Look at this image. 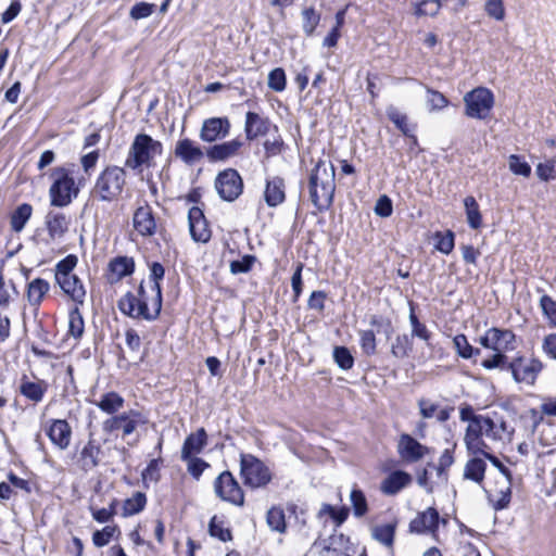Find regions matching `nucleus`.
<instances>
[{"label":"nucleus","instance_id":"nucleus-22","mask_svg":"<svg viewBox=\"0 0 556 556\" xmlns=\"http://www.w3.org/2000/svg\"><path fill=\"white\" fill-rule=\"evenodd\" d=\"M62 291L70 296L76 305H83L86 298V289L81 280L76 276L65 277L55 280Z\"/></svg>","mask_w":556,"mask_h":556},{"label":"nucleus","instance_id":"nucleus-25","mask_svg":"<svg viewBox=\"0 0 556 556\" xmlns=\"http://www.w3.org/2000/svg\"><path fill=\"white\" fill-rule=\"evenodd\" d=\"M48 435L53 444L64 450L70 445L72 429L66 419H54L49 427Z\"/></svg>","mask_w":556,"mask_h":556},{"label":"nucleus","instance_id":"nucleus-31","mask_svg":"<svg viewBox=\"0 0 556 556\" xmlns=\"http://www.w3.org/2000/svg\"><path fill=\"white\" fill-rule=\"evenodd\" d=\"M206 444V433L203 429L190 434L182 446L181 458H190L197 456Z\"/></svg>","mask_w":556,"mask_h":556},{"label":"nucleus","instance_id":"nucleus-46","mask_svg":"<svg viewBox=\"0 0 556 556\" xmlns=\"http://www.w3.org/2000/svg\"><path fill=\"white\" fill-rule=\"evenodd\" d=\"M77 265V257L73 254L61 260L55 266V280L73 276V269Z\"/></svg>","mask_w":556,"mask_h":556},{"label":"nucleus","instance_id":"nucleus-34","mask_svg":"<svg viewBox=\"0 0 556 556\" xmlns=\"http://www.w3.org/2000/svg\"><path fill=\"white\" fill-rule=\"evenodd\" d=\"M208 532L211 536L217 538L222 542H227L231 540L230 529L228 528L226 521L222 517H212L208 525Z\"/></svg>","mask_w":556,"mask_h":556},{"label":"nucleus","instance_id":"nucleus-20","mask_svg":"<svg viewBox=\"0 0 556 556\" xmlns=\"http://www.w3.org/2000/svg\"><path fill=\"white\" fill-rule=\"evenodd\" d=\"M174 153L176 157L186 164H194L203 157V151L200 146L189 138L178 140Z\"/></svg>","mask_w":556,"mask_h":556},{"label":"nucleus","instance_id":"nucleus-38","mask_svg":"<svg viewBox=\"0 0 556 556\" xmlns=\"http://www.w3.org/2000/svg\"><path fill=\"white\" fill-rule=\"evenodd\" d=\"M350 502L355 517L361 518L368 511V504L362 490L353 488L350 493Z\"/></svg>","mask_w":556,"mask_h":556},{"label":"nucleus","instance_id":"nucleus-13","mask_svg":"<svg viewBox=\"0 0 556 556\" xmlns=\"http://www.w3.org/2000/svg\"><path fill=\"white\" fill-rule=\"evenodd\" d=\"M215 492L224 501L235 505L243 504V493L229 471L222 472L215 481Z\"/></svg>","mask_w":556,"mask_h":556},{"label":"nucleus","instance_id":"nucleus-39","mask_svg":"<svg viewBox=\"0 0 556 556\" xmlns=\"http://www.w3.org/2000/svg\"><path fill=\"white\" fill-rule=\"evenodd\" d=\"M164 274H165V269L161 263L153 262L150 265V279L152 281L151 292H152V296L159 295V300H162L161 281L164 278Z\"/></svg>","mask_w":556,"mask_h":556},{"label":"nucleus","instance_id":"nucleus-19","mask_svg":"<svg viewBox=\"0 0 556 556\" xmlns=\"http://www.w3.org/2000/svg\"><path fill=\"white\" fill-rule=\"evenodd\" d=\"M439 523V514L438 511L429 507L425 511L418 514L409 523L410 532L422 534V533H433Z\"/></svg>","mask_w":556,"mask_h":556},{"label":"nucleus","instance_id":"nucleus-11","mask_svg":"<svg viewBox=\"0 0 556 556\" xmlns=\"http://www.w3.org/2000/svg\"><path fill=\"white\" fill-rule=\"evenodd\" d=\"M45 226L49 237L48 242L61 241L70 230L71 217L62 211L51 208L45 216Z\"/></svg>","mask_w":556,"mask_h":556},{"label":"nucleus","instance_id":"nucleus-9","mask_svg":"<svg viewBox=\"0 0 556 556\" xmlns=\"http://www.w3.org/2000/svg\"><path fill=\"white\" fill-rule=\"evenodd\" d=\"M241 476L244 483L252 488H260L270 480L268 468L252 455L241 457Z\"/></svg>","mask_w":556,"mask_h":556},{"label":"nucleus","instance_id":"nucleus-4","mask_svg":"<svg viewBox=\"0 0 556 556\" xmlns=\"http://www.w3.org/2000/svg\"><path fill=\"white\" fill-rule=\"evenodd\" d=\"M118 308L125 315L132 318H143L146 320H154L160 315L162 308V300L157 296L149 298L146 294L143 285L139 286L138 296L131 292H127L118 301Z\"/></svg>","mask_w":556,"mask_h":556},{"label":"nucleus","instance_id":"nucleus-12","mask_svg":"<svg viewBox=\"0 0 556 556\" xmlns=\"http://www.w3.org/2000/svg\"><path fill=\"white\" fill-rule=\"evenodd\" d=\"M543 365L539 359H526L525 357H517L509 363L510 369L515 381L533 384L538 374L542 370Z\"/></svg>","mask_w":556,"mask_h":556},{"label":"nucleus","instance_id":"nucleus-6","mask_svg":"<svg viewBox=\"0 0 556 556\" xmlns=\"http://www.w3.org/2000/svg\"><path fill=\"white\" fill-rule=\"evenodd\" d=\"M163 152L162 143L154 140L151 136L139 134L135 137L126 161L125 166L132 170H141L142 167L154 165V159Z\"/></svg>","mask_w":556,"mask_h":556},{"label":"nucleus","instance_id":"nucleus-59","mask_svg":"<svg viewBox=\"0 0 556 556\" xmlns=\"http://www.w3.org/2000/svg\"><path fill=\"white\" fill-rule=\"evenodd\" d=\"M438 239L435 248L443 254H450L454 249V233L446 231L444 233L438 232L435 235Z\"/></svg>","mask_w":556,"mask_h":556},{"label":"nucleus","instance_id":"nucleus-54","mask_svg":"<svg viewBox=\"0 0 556 556\" xmlns=\"http://www.w3.org/2000/svg\"><path fill=\"white\" fill-rule=\"evenodd\" d=\"M116 532L117 528L115 526H106L93 533L92 542L97 547H103L110 543Z\"/></svg>","mask_w":556,"mask_h":556},{"label":"nucleus","instance_id":"nucleus-41","mask_svg":"<svg viewBox=\"0 0 556 556\" xmlns=\"http://www.w3.org/2000/svg\"><path fill=\"white\" fill-rule=\"evenodd\" d=\"M147 503L146 495L141 492H136L131 497L127 498L123 505V515L132 516L140 513Z\"/></svg>","mask_w":556,"mask_h":556},{"label":"nucleus","instance_id":"nucleus-32","mask_svg":"<svg viewBox=\"0 0 556 556\" xmlns=\"http://www.w3.org/2000/svg\"><path fill=\"white\" fill-rule=\"evenodd\" d=\"M50 290V283L42 279L36 278L28 283L27 299L30 305L38 306L42 302L45 295Z\"/></svg>","mask_w":556,"mask_h":556},{"label":"nucleus","instance_id":"nucleus-24","mask_svg":"<svg viewBox=\"0 0 556 556\" xmlns=\"http://www.w3.org/2000/svg\"><path fill=\"white\" fill-rule=\"evenodd\" d=\"M497 484L498 486L488 491V498L495 510H501L506 508L510 502L511 480H502Z\"/></svg>","mask_w":556,"mask_h":556},{"label":"nucleus","instance_id":"nucleus-28","mask_svg":"<svg viewBox=\"0 0 556 556\" xmlns=\"http://www.w3.org/2000/svg\"><path fill=\"white\" fill-rule=\"evenodd\" d=\"M135 268V264L132 258L127 256H118L112 260L109 263L110 276L109 280L111 282H116L122 278L132 274Z\"/></svg>","mask_w":556,"mask_h":556},{"label":"nucleus","instance_id":"nucleus-27","mask_svg":"<svg viewBox=\"0 0 556 556\" xmlns=\"http://www.w3.org/2000/svg\"><path fill=\"white\" fill-rule=\"evenodd\" d=\"M269 121L261 117L257 113L248 112L245 115L244 130L247 138L253 140L258 136L266 135L269 130Z\"/></svg>","mask_w":556,"mask_h":556},{"label":"nucleus","instance_id":"nucleus-30","mask_svg":"<svg viewBox=\"0 0 556 556\" xmlns=\"http://www.w3.org/2000/svg\"><path fill=\"white\" fill-rule=\"evenodd\" d=\"M349 539L342 533H333L324 541L321 556H341L348 551Z\"/></svg>","mask_w":556,"mask_h":556},{"label":"nucleus","instance_id":"nucleus-15","mask_svg":"<svg viewBox=\"0 0 556 556\" xmlns=\"http://www.w3.org/2000/svg\"><path fill=\"white\" fill-rule=\"evenodd\" d=\"M230 132V122L227 117H211L203 122L200 138L205 142L224 139Z\"/></svg>","mask_w":556,"mask_h":556},{"label":"nucleus","instance_id":"nucleus-36","mask_svg":"<svg viewBox=\"0 0 556 556\" xmlns=\"http://www.w3.org/2000/svg\"><path fill=\"white\" fill-rule=\"evenodd\" d=\"M100 450L89 442L80 452L79 463L83 469L90 470L98 465Z\"/></svg>","mask_w":556,"mask_h":556},{"label":"nucleus","instance_id":"nucleus-58","mask_svg":"<svg viewBox=\"0 0 556 556\" xmlns=\"http://www.w3.org/2000/svg\"><path fill=\"white\" fill-rule=\"evenodd\" d=\"M540 306L549 324L556 326V302L549 295L544 294L540 299Z\"/></svg>","mask_w":556,"mask_h":556},{"label":"nucleus","instance_id":"nucleus-17","mask_svg":"<svg viewBox=\"0 0 556 556\" xmlns=\"http://www.w3.org/2000/svg\"><path fill=\"white\" fill-rule=\"evenodd\" d=\"M397 452L406 463H416L428 452V448L408 434L401 435Z\"/></svg>","mask_w":556,"mask_h":556},{"label":"nucleus","instance_id":"nucleus-16","mask_svg":"<svg viewBox=\"0 0 556 556\" xmlns=\"http://www.w3.org/2000/svg\"><path fill=\"white\" fill-rule=\"evenodd\" d=\"M189 230L192 239L197 242H207L211 239V229L203 211L192 206L188 213Z\"/></svg>","mask_w":556,"mask_h":556},{"label":"nucleus","instance_id":"nucleus-57","mask_svg":"<svg viewBox=\"0 0 556 556\" xmlns=\"http://www.w3.org/2000/svg\"><path fill=\"white\" fill-rule=\"evenodd\" d=\"M538 177L543 181L554 179L556 176V161L547 160L544 163H539L535 168Z\"/></svg>","mask_w":556,"mask_h":556},{"label":"nucleus","instance_id":"nucleus-43","mask_svg":"<svg viewBox=\"0 0 556 556\" xmlns=\"http://www.w3.org/2000/svg\"><path fill=\"white\" fill-rule=\"evenodd\" d=\"M394 532H395V525L394 523H386V525L376 526L372 529V536L375 540L382 543L383 545L391 546L393 544Z\"/></svg>","mask_w":556,"mask_h":556},{"label":"nucleus","instance_id":"nucleus-50","mask_svg":"<svg viewBox=\"0 0 556 556\" xmlns=\"http://www.w3.org/2000/svg\"><path fill=\"white\" fill-rule=\"evenodd\" d=\"M412 350V342L407 334L397 336L392 343L391 352L395 357L404 358Z\"/></svg>","mask_w":556,"mask_h":556},{"label":"nucleus","instance_id":"nucleus-29","mask_svg":"<svg viewBox=\"0 0 556 556\" xmlns=\"http://www.w3.org/2000/svg\"><path fill=\"white\" fill-rule=\"evenodd\" d=\"M486 464L481 456L469 458L464 468V478L481 484L484 480Z\"/></svg>","mask_w":556,"mask_h":556},{"label":"nucleus","instance_id":"nucleus-55","mask_svg":"<svg viewBox=\"0 0 556 556\" xmlns=\"http://www.w3.org/2000/svg\"><path fill=\"white\" fill-rule=\"evenodd\" d=\"M256 262L254 255H244L241 260H236L230 263V273L233 275L245 274L251 270Z\"/></svg>","mask_w":556,"mask_h":556},{"label":"nucleus","instance_id":"nucleus-2","mask_svg":"<svg viewBox=\"0 0 556 556\" xmlns=\"http://www.w3.org/2000/svg\"><path fill=\"white\" fill-rule=\"evenodd\" d=\"M505 435V426L503 419H470L465 434V444L472 456H483L489 454L483 438L492 440H503Z\"/></svg>","mask_w":556,"mask_h":556},{"label":"nucleus","instance_id":"nucleus-33","mask_svg":"<svg viewBox=\"0 0 556 556\" xmlns=\"http://www.w3.org/2000/svg\"><path fill=\"white\" fill-rule=\"evenodd\" d=\"M33 214V206L28 203L18 205L11 215V228L15 232H20L24 229L26 223L29 220Z\"/></svg>","mask_w":556,"mask_h":556},{"label":"nucleus","instance_id":"nucleus-48","mask_svg":"<svg viewBox=\"0 0 556 556\" xmlns=\"http://www.w3.org/2000/svg\"><path fill=\"white\" fill-rule=\"evenodd\" d=\"M123 399L116 393H108L99 403L100 408L105 414L116 413L123 405Z\"/></svg>","mask_w":556,"mask_h":556},{"label":"nucleus","instance_id":"nucleus-62","mask_svg":"<svg viewBox=\"0 0 556 556\" xmlns=\"http://www.w3.org/2000/svg\"><path fill=\"white\" fill-rule=\"evenodd\" d=\"M144 484L155 483L160 479V459H152L141 473Z\"/></svg>","mask_w":556,"mask_h":556},{"label":"nucleus","instance_id":"nucleus-37","mask_svg":"<svg viewBox=\"0 0 556 556\" xmlns=\"http://www.w3.org/2000/svg\"><path fill=\"white\" fill-rule=\"evenodd\" d=\"M266 521H267L268 527L271 530L277 531L279 533H283L286 531V528H287L286 517H285L283 509L281 507H278V506L271 507L267 511Z\"/></svg>","mask_w":556,"mask_h":556},{"label":"nucleus","instance_id":"nucleus-49","mask_svg":"<svg viewBox=\"0 0 556 556\" xmlns=\"http://www.w3.org/2000/svg\"><path fill=\"white\" fill-rule=\"evenodd\" d=\"M443 0H425L417 4L415 14L417 16H435L441 7Z\"/></svg>","mask_w":556,"mask_h":556},{"label":"nucleus","instance_id":"nucleus-51","mask_svg":"<svg viewBox=\"0 0 556 556\" xmlns=\"http://www.w3.org/2000/svg\"><path fill=\"white\" fill-rule=\"evenodd\" d=\"M509 169L515 174L522 177H529L531 175V166L522 160L519 155L511 154L508 157Z\"/></svg>","mask_w":556,"mask_h":556},{"label":"nucleus","instance_id":"nucleus-3","mask_svg":"<svg viewBox=\"0 0 556 556\" xmlns=\"http://www.w3.org/2000/svg\"><path fill=\"white\" fill-rule=\"evenodd\" d=\"M52 184L49 188L50 206L62 208L68 206L79 194L85 179L76 180L73 170L65 166H58L50 174Z\"/></svg>","mask_w":556,"mask_h":556},{"label":"nucleus","instance_id":"nucleus-14","mask_svg":"<svg viewBox=\"0 0 556 556\" xmlns=\"http://www.w3.org/2000/svg\"><path fill=\"white\" fill-rule=\"evenodd\" d=\"M134 229L142 237H151L156 232V220L152 207L147 203L139 205L132 216Z\"/></svg>","mask_w":556,"mask_h":556},{"label":"nucleus","instance_id":"nucleus-23","mask_svg":"<svg viewBox=\"0 0 556 556\" xmlns=\"http://www.w3.org/2000/svg\"><path fill=\"white\" fill-rule=\"evenodd\" d=\"M242 147V141L233 139L220 144H214L206 150V156L212 162L228 160L238 154Z\"/></svg>","mask_w":556,"mask_h":556},{"label":"nucleus","instance_id":"nucleus-26","mask_svg":"<svg viewBox=\"0 0 556 556\" xmlns=\"http://www.w3.org/2000/svg\"><path fill=\"white\" fill-rule=\"evenodd\" d=\"M264 198L268 206L275 207L281 204L286 199L283 179L278 176L268 178L266 180Z\"/></svg>","mask_w":556,"mask_h":556},{"label":"nucleus","instance_id":"nucleus-40","mask_svg":"<svg viewBox=\"0 0 556 556\" xmlns=\"http://www.w3.org/2000/svg\"><path fill=\"white\" fill-rule=\"evenodd\" d=\"M467 222L472 229H478L481 226V214L479 205L473 197H467L464 200Z\"/></svg>","mask_w":556,"mask_h":556},{"label":"nucleus","instance_id":"nucleus-35","mask_svg":"<svg viewBox=\"0 0 556 556\" xmlns=\"http://www.w3.org/2000/svg\"><path fill=\"white\" fill-rule=\"evenodd\" d=\"M387 116L405 136H413L414 128L409 127L406 114L402 113L397 108L390 105L387 108Z\"/></svg>","mask_w":556,"mask_h":556},{"label":"nucleus","instance_id":"nucleus-10","mask_svg":"<svg viewBox=\"0 0 556 556\" xmlns=\"http://www.w3.org/2000/svg\"><path fill=\"white\" fill-rule=\"evenodd\" d=\"M215 188L223 200L231 202L242 193L243 180L236 169L228 168L217 175Z\"/></svg>","mask_w":556,"mask_h":556},{"label":"nucleus","instance_id":"nucleus-1","mask_svg":"<svg viewBox=\"0 0 556 556\" xmlns=\"http://www.w3.org/2000/svg\"><path fill=\"white\" fill-rule=\"evenodd\" d=\"M336 169L331 162L319 160L311 172L308 193L318 211H326L333 201L336 191Z\"/></svg>","mask_w":556,"mask_h":556},{"label":"nucleus","instance_id":"nucleus-60","mask_svg":"<svg viewBox=\"0 0 556 556\" xmlns=\"http://www.w3.org/2000/svg\"><path fill=\"white\" fill-rule=\"evenodd\" d=\"M359 342L363 352L366 355H374L376 353V337L372 330H363L359 332Z\"/></svg>","mask_w":556,"mask_h":556},{"label":"nucleus","instance_id":"nucleus-21","mask_svg":"<svg viewBox=\"0 0 556 556\" xmlns=\"http://www.w3.org/2000/svg\"><path fill=\"white\" fill-rule=\"evenodd\" d=\"M20 393L27 400L38 403L42 401L47 390L48 383L45 380H30L27 376H23L18 387Z\"/></svg>","mask_w":556,"mask_h":556},{"label":"nucleus","instance_id":"nucleus-18","mask_svg":"<svg viewBox=\"0 0 556 556\" xmlns=\"http://www.w3.org/2000/svg\"><path fill=\"white\" fill-rule=\"evenodd\" d=\"M413 481V477L403 470L390 472L380 483V491L386 495H395L407 488Z\"/></svg>","mask_w":556,"mask_h":556},{"label":"nucleus","instance_id":"nucleus-53","mask_svg":"<svg viewBox=\"0 0 556 556\" xmlns=\"http://www.w3.org/2000/svg\"><path fill=\"white\" fill-rule=\"evenodd\" d=\"M268 87L277 92L286 89V73L281 67L274 68L268 74Z\"/></svg>","mask_w":556,"mask_h":556},{"label":"nucleus","instance_id":"nucleus-52","mask_svg":"<svg viewBox=\"0 0 556 556\" xmlns=\"http://www.w3.org/2000/svg\"><path fill=\"white\" fill-rule=\"evenodd\" d=\"M409 321L412 325V336L426 341L427 344L429 345L431 332L427 329L426 325L419 321L418 317L414 313V309L410 311Z\"/></svg>","mask_w":556,"mask_h":556},{"label":"nucleus","instance_id":"nucleus-7","mask_svg":"<svg viewBox=\"0 0 556 556\" xmlns=\"http://www.w3.org/2000/svg\"><path fill=\"white\" fill-rule=\"evenodd\" d=\"M465 114L471 118L483 119L490 113L494 97L493 93L483 87L467 92L464 97Z\"/></svg>","mask_w":556,"mask_h":556},{"label":"nucleus","instance_id":"nucleus-64","mask_svg":"<svg viewBox=\"0 0 556 556\" xmlns=\"http://www.w3.org/2000/svg\"><path fill=\"white\" fill-rule=\"evenodd\" d=\"M484 9L486 14L496 21H502L505 17V9L502 0H488Z\"/></svg>","mask_w":556,"mask_h":556},{"label":"nucleus","instance_id":"nucleus-63","mask_svg":"<svg viewBox=\"0 0 556 556\" xmlns=\"http://www.w3.org/2000/svg\"><path fill=\"white\" fill-rule=\"evenodd\" d=\"M182 460L187 463L188 472L195 479H199L204 469L208 467L207 463L197 456L182 458Z\"/></svg>","mask_w":556,"mask_h":556},{"label":"nucleus","instance_id":"nucleus-42","mask_svg":"<svg viewBox=\"0 0 556 556\" xmlns=\"http://www.w3.org/2000/svg\"><path fill=\"white\" fill-rule=\"evenodd\" d=\"M453 344L456 350V353L465 359H469L473 355L480 354V350L475 349L472 345H470L465 334L455 336L453 339Z\"/></svg>","mask_w":556,"mask_h":556},{"label":"nucleus","instance_id":"nucleus-44","mask_svg":"<svg viewBox=\"0 0 556 556\" xmlns=\"http://www.w3.org/2000/svg\"><path fill=\"white\" fill-rule=\"evenodd\" d=\"M85 324L78 306L71 309L68 314V332L74 338H80L84 333Z\"/></svg>","mask_w":556,"mask_h":556},{"label":"nucleus","instance_id":"nucleus-56","mask_svg":"<svg viewBox=\"0 0 556 556\" xmlns=\"http://www.w3.org/2000/svg\"><path fill=\"white\" fill-rule=\"evenodd\" d=\"M427 103L430 111H438L447 106L448 100L445 98L443 93L437 90H432L430 88H427Z\"/></svg>","mask_w":556,"mask_h":556},{"label":"nucleus","instance_id":"nucleus-45","mask_svg":"<svg viewBox=\"0 0 556 556\" xmlns=\"http://www.w3.org/2000/svg\"><path fill=\"white\" fill-rule=\"evenodd\" d=\"M303 31L312 36L319 24L320 14L314 8H306L302 11Z\"/></svg>","mask_w":556,"mask_h":556},{"label":"nucleus","instance_id":"nucleus-47","mask_svg":"<svg viewBox=\"0 0 556 556\" xmlns=\"http://www.w3.org/2000/svg\"><path fill=\"white\" fill-rule=\"evenodd\" d=\"M333 358L337 365L343 369H351L354 365V358L345 346H336L333 350Z\"/></svg>","mask_w":556,"mask_h":556},{"label":"nucleus","instance_id":"nucleus-5","mask_svg":"<svg viewBox=\"0 0 556 556\" xmlns=\"http://www.w3.org/2000/svg\"><path fill=\"white\" fill-rule=\"evenodd\" d=\"M126 170L116 165L106 166L97 177L92 195L100 202L116 201L126 185Z\"/></svg>","mask_w":556,"mask_h":556},{"label":"nucleus","instance_id":"nucleus-8","mask_svg":"<svg viewBox=\"0 0 556 556\" xmlns=\"http://www.w3.org/2000/svg\"><path fill=\"white\" fill-rule=\"evenodd\" d=\"M478 342L493 352L507 353L516 349V336L509 329L492 327L478 339Z\"/></svg>","mask_w":556,"mask_h":556},{"label":"nucleus","instance_id":"nucleus-61","mask_svg":"<svg viewBox=\"0 0 556 556\" xmlns=\"http://www.w3.org/2000/svg\"><path fill=\"white\" fill-rule=\"evenodd\" d=\"M155 9V4L148 2H139L136 3L129 12V15L132 20H141L149 17Z\"/></svg>","mask_w":556,"mask_h":556}]
</instances>
